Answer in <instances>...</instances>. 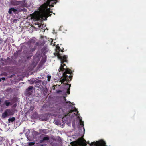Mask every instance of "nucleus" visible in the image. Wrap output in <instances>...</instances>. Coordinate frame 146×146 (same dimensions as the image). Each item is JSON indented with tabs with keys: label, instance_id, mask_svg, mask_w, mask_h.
Masks as SVG:
<instances>
[{
	"label": "nucleus",
	"instance_id": "5701e85b",
	"mask_svg": "<svg viewBox=\"0 0 146 146\" xmlns=\"http://www.w3.org/2000/svg\"><path fill=\"white\" fill-rule=\"evenodd\" d=\"M68 102H69L70 103H71V102H70V101Z\"/></svg>",
	"mask_w": 146,
	"mask_h": 146
},
{
	"label": "nucleus",
	"instance_id": "4be33fe9",
	"mask_svg": "<svg viewBox=\"0 0 146 146\" xmlns=\"http://www.w3.org/2000/svg\"><path fill=\"white\" fill-rule=\"evenodd\" d=\"M35 48H34V50H34L35 49Z\"/></svg>",
	"mask_w": 146,
	"mask_h": 146
},
{
	"label": "nucleus",
	"instance_id": "a211bd4d",
	"mask_svg": "<svg viewBox=\"0 0 146 146\" xmlns=\"http://www.w3.org/2000/svg\"><path fill=\"white\" fill-rule=\"evenodd\" d=\"M3 80H5V78H1Z\"/></svg>",
	"mask_w": 146,
	"mask_h": 146
},
{
	"label": "nucleus",
	"instance_id": "ddd939ff",
	"mask_svg": "<svg viewBox=\"0 0 146 146\" xmlns=\"http://www.w3.org/2000/svg\"><path fill=\"white\" fill-rule=\"evenodd\" d=\"M15 118L14 117H12V118H9L8 119L9 122H13L15 121Z\"/></svg>",
	"mask_w": 146,
	"mask_h": 146
},
{
	"label": "nucleus",
	"instance_id": "0eeeda50",
	"mask_svg": "<svg viewBox=\"0 0 146 146\" xmlns=\"http://www.w3.org/2000/svg\"><path fill=\"white\" fill-rule=\"evenodd\" d=\"M17 9L14 8H11L9 9L8 12L9 14L12 13H13L15 14H16L17 13Z\"/></svg>",
	"mask_w": 146,
	"mask_h": 146
},
{
	"label": "nucleus",
	"instance_id": "6e6552de",
	"mask_svg": "<svg viewBox=\"0 0 146 146\" xmlns=\"http://www.w3.org/2000/svg\"><path fill=\"white\" fill-rule=\"evenodd\" d=\"M33 88V87L32 86L29 87L28 89L26 90V92L27 93V94H30Z\"/></svg>",
	"mask_w": 146,
	"mask_h": 146
},
{
	"label": "nucleus",
	"instance_id": "2eb2a0df",
	"mask_svg": "<svg viewBox=\"0 0 146 146\" xmlns=\"http://www.w3.org/2000/svg\"><path fill=\"white\" fill-rule=\"evenodd\" d=\"M35 143L34 142H30L29 143V146L32 145H34Z\"/></svg>",
	"mask_w": 146,
	"mask_h": 146
},
{
	"label": "nucleus",
	"instance_id": "6ab92c4d",
	"mask_svg": "<svg viewBox=\"0 0 146 146\" xmlns=\"http://www.w3.org/2000/svg\"><path fill=\"white\" fill-rule=\"evenodd\" d=\"M83 130H84V132L85 130H84V127H83Z\"/></svg>",
	"mask_w": 146,
	"mask_h": 146
},
{
	"label": "nucleus",
	"instance_id": "1a4fd4ad",
	"mask_svg": "<svg viewBox=\"0 0 146 146\" xmlns=\"http://www.w3.org/2000/svg\"><path fill=\"white\" fill-rule=\"evenodd\" d=\"M49 139V138L47 136H46L44 137L40 141V143H41L45 141H48Z\"/></svg>",
	"mask_w": 146,
	"mask_h": 146
},
{
	"label": "nucleus",
	"instance_id": "9d476101",
	"mask_svg": "<svg viewBox=\"0 0 146 146\" xmlns=\"http://www.w3.org/2000/svg\"><path fill=\"white\" fill-rule=\"evenodd\" d=\"M66 88H68L67 89V92L68 94L70 93V87L71 86V85H69L68 84H66Z\"/></svg>",
	"mask_w": 146,
	"mask_h": 146
},
{
	"label": "nucleus",
	"instance_id": "dca6fc26",
	"mask_svg": "<svg viewBox=\"0 0 146 146\" xmlns=\"http://www.w3.org/2000/svg\"><path fill=\"white\" fill-rule=\"evenodd\" d=\"M51 76H47L48 80L49 81L50 80Z\"/></svg>",
	"mask_w": 146,
	"mask_h": 146
},
{
	"label": "nucleus",
	"instance_id": "412c9836",
	"mask_svg": "<svg viewBox=\"0 0 146 146\" xmlns=\"http://www.w3.org/2000/svg\"><path fill=\"white\" fill-rule=\"evenodd\" d=\"M61 51L62 52H63V50H61Z\"/></svg>",
	"mask_w": 146,
	"mask_h": 146
},
{
	"label": "nucleus",
	"instance_id": "4468645a",
	"mask_svg": "<svg viewBox=\"0 0 146 146\" xmlns=\"http://www.w3.org/2000/svg\"><path fill=\"white\" fill-rule=\"evenodd\" d=\"M49 41H51V45H53V46H54L55 45V42H54V43H53V41L52 38H50V40H49Z\"/></svg>",
	"mask_w": 146,
	"mask_h": 146
},
{
	"label": "nucleus",
	"instance_id": "9b49d317",
	"mask_svg": "<svg viewBox=\"0 0 146 146\" xmlns=\"http://www.w3.org/2000/svg\"><path fill=\"white\" fill-rule=\"evenodd\" d=\"M79 120L80 121V125H83V122L82 121V119L81 118L79 117V116H78V117Z\"/></svg>",
	"mask_w": 146,
	"mask_h": 146
},
{
	"label": "nucleus",
	"instance_id": "7ed1b4c3",
	"mask_svg": "<svg viewBox=\"0 0 146 146\" xmlns=\"http://www.w3.org/2000/svg\"><path fill=\"white\" fill-rule=\"evenodd\" d=\"M72 146H86V141L82 138L80 139L77 141L72 142Z\"/></svg>",
	"mask_w": 146,
	"mask_h": 146
},
{
	"label": "nucleus",
	"instance_id": "f03ea898",
	"mask_svg": "<svg viewBox=\"0 0 146 146\" xmlns=\"http://www.w3.org/2000/svg\"><path fill=\"white\" fill-rule=\"evenodd\" d=\"M57 0H47L46 3L42 5L40 7L39 11L35 14V19L36 20L43 21L46 20L48 16H50L51 13L50 10V6H54V4H56Z\"/></svg>",
	"mask_w": 146,
	"mask_h": 146
},
{
	"label": "nucleus",
	"instance_id": "aec40b11",
	"mask_svg": "<svg viewBox=\"0 0 146 146\" xmlns=\"http://www.w3.org/2000/svg\"><path fill=\"white\" fill-rule=\"evenodd\" d=\"M1 79H2L1 78H0V81H1Z\"/></svg>",
	"mask_w": 146,
	"mask_h": 146
},
{
	"label": "nucleus",
	"instance_id": "f3484780",
	"mask_svg": "<svg viewBox=\"0 0 146 146\" xmlns=\"http://www.w3.org/2000/svg\"><path fill=\"white\" fill-rule=\"evenodd\" d=\"M61 90H58L57 91V93H59V92H61Z\"/></svg>",
	"mask_w": 146,
	"mask_h": 146
},
{
	"label": "nucleus",
	"instance_id": "b1692460",
	"mask_svg": "<svg viewBox=\"0 0 146 146\" xmlns=\"http://www.w3.org/2000/svg\"><path fill=\"white\" fill-rule=\"evenodd\" d=\"M66 84V83H64V84Z\"/></svg>",
	"mask_w": 146,
	"mask_h": 146
},
{
	"label": "nucleus",
	"instance_id": "f8f14e48",
	"mask_svg": "<svg viewBox=\"0 0 146 146\" xmlns=\"http://www.w3.org/2000/svg\"><path fill=\"white\" fill-rule=\"evenodd\" d=\"M5 104L7 106H8L10 104V102H9L8 101L6 100L5 102Z\"/></svg>",
	"mask_w": 146,
	"mask_h": 146
},
{
	"label": "nucleus",
	"instance_id": "f257e3e1",
	"mask_svg": "<svg viewBox=\"0 0 146 146\" xmlns=\"http://www.w3.org/2000/svg\"><path fill=\"white\" fill-rule=\"evenodd\" d=\"M56 48V54L58 58L60 60L61 63V66L58 70L57 74L60 77V81L62 84L65 81L67 82V81L70 80L72 77L71 76L72 72L67 68L65 64L63 63L64 62H66L67 56L66 55L61 56L59 52L60 51V47L57 46Z\"/></svg>",
	"mask_w": 146,
	"mask_h": 146
},
{
	"label": "nucleus",
	"instance_id": "39448f33",
	"mask_svg": "<svg viewBox=\"0 0 146 146\" xmlns=\"http://www.w3.org/2000/svg\"><path fill=\"white\" fill-rule=\"evenodd\" d=\"M78 112L77 111V109L75 108L74 110H71L68 113L67 115H66L65 116L70 115L72 113V116L74 117V116L77 115Z\"/></svg>",
	"mask_w": 146,
	"mask_h": 146
},
{
	"label": "nucleus",
	"instance_id": "423d86ee",
	"mask_svg": "<svg viewBox=\"0 0 146 146\" xmlns=\"http://www.w3.org/2000/svg\"><path fill=\"white\" fill-rule=\"evenodd\" d=\"M12 112L10 110L7 109L2 114V116L3 118H5L8 116L11 115Z\"/></svg>",
	"mask_w": 146,
	"mask_h": 146
},
{
	"label": "nucleus",
	"instance_id": "20e7f679",
	"mask_svg": "<svg viewBox=\"0 0 146 146\" xmlns=\"http://www.w3.org/2000/svg\"><path fill=\"white\" fill-rule=\"evenodd\" d=\"M91 146H106L105 143L103 141H100L97 143H91Z\"/></svg>",
	"mask_w": 146,
	"mask_h": 146
}]
</instances>
